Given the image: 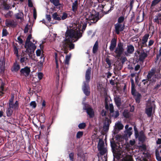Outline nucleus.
Listing matches in <instances>:
<instances>
[{
  "label": "nucleus",
  "instance_id": "6ab92c4d",
  "mask_svg": "<svg viewBox=\"0 0 161 161\" xmlns=\"http://www.w3.org/2000/svg\"><path fill=\"white\" fill-rule=\"evenodd\" d=\"M30 72V69L28 67H26L21 69V74H22L26 76L29 75Z\"/></svg>",
  "mask_w": 161,
  "mask_h": 161
},
{
  "label": "nucleus",
  "instance_id": "5fc2aeb1",
  "mask_svg": "<svg viewBox=\"0 0 161 161\" xmlns=\"http://www.w3.org/2000/svg\"><path fill=\"white\" fill-rule=\"evenodd\" d=\"M125 132L127 135H128L129 136H130L132 134V133L131 131L127 130H125Z\"/></svg>",
  "mask_w": 161,
  "mask_h": 161
},
{
  "label": "nucleus",
  "instance_id": "6e6d98bb",
  "mask_svg": "<svg viewBox=\"0 0 161 161\" xmlns=\"http://www.w3.org/2000/svg\"><path fill=\"white\" fill-rule=\"evenodd\" d=\"M41 53V50L40 49H37L36 51V55L37 56H40Z\"/></svg>",
  "mask_w": 161,
  "mask_h": 161
},
{
  "label": "nucleus",
  "instance_id": "69168bd1",
  "mask_svg": "<svg viewBox=\"0 0 161 161\" xmlns=\"http://www.w3.org/2000/svg\"><path fill=\"white\" fill-rule=\"evenodd\" d=\"M137 161H146V160L143 158H140V157H139L137 158L136 159Z\"/></svg>",
  "mask_w": 161,
  "mask_h": 161
},
{
  "label": "nucleus",
  "instance_id": "39448f33",
  "mask_svg": "<svg viewBox=\"0 0 161 161\" xmlns=\"http://www.w3.org/2000/svg\"><path fill=\"white\" fill-rule=\"evenodd\" d=\"M71 57V54L66 55L64 61V67L62 69V73L64 76H66L67 74V69L69 68V61Z\"/></svg>",
  "mask_w": 161,
  "mask_h": 161
},
{
  "label": "nucleus",
  "instance_id": "f3484780",
  "mask_svg": "<svg viewBox=\"0 0 161 161\" xmlns=\"http://www.w3.org/2000/svg\"><path fill=\"white\" fill-rule=\"evenodd\" d=\"M105 110L104 109L102 111L101 114L103 116H105L107 115V114L108 113V109L109 108L108 104L107 102V98L105 97Z\"/></svg>",
  "mask_w": 161,
  "mask_h": 161
},
{
  "label": "nucleus",
  "instance_id": "864d4df0",
  "mask_svg": "<svg viewBox=\"0 0 161 161\" xmlns=\"http://www.w3.org/2000/svg\"><path fill=\"white\" fill-rule=\"evenodd\" d=\"M74 153H70L69 154V158L71 161H73L74 159Z\"/></svg>",
  "mask_w": 161,
  "mask_h": 161
},
{
  "label": "nucleus",
  "instance_id": "052dcab7",
  "mask_svg": "<svg viewBox=\"0 0 161 161\" xmlns=\"http://www.w3.org/2000/svg\"><path fill=\"white\" fill-rule=\"evenodd\" d=\"M135 143V141L134 140H131L130 141V144L131 146H133Z\"/></svg>",
  "mask_w": 161,
  "mask_h": 161
},
{
  "label": "nucleus",
  "instance_id": "2f4dec72",
  "mask_svg": "<svg viewBox=\"0 0 161 161\" xmlns=\"http://www.w3.org/2000/svg\"><path fill=\"white\" fill-rule=\"evenodd\" d=\"M40 58L41 60L37 64L38 66L41 67L43 65L45 58L42 56Z\"/></svg>",
  "mask_w": 161,
  "mask_h": 161
},
{
  "label": "nucleus",
  "instance_id": "f03ea898",
  "mask_svg": "<svg viewBox=\"0 0 161 161\" xmlns=\"http://www.w3.org/2000/svg\"><path fill=\"white\" fill-rule=\"evenodd\" d=\"M92 69L89 68L86 70V73L85 79L86 81L83 82V85L82 86V90L87 96H89L90 93V88L88 86V83L89 82L91 76Z\"/></svg>",
  "mask_w": 161,
  "mask_h": 161
},
{
  "label": "nucleus",
  "instance_id": "49530a36",
  "mask_svg": "<svg viewBox=\"0 0 161 161\" xmlns=\"http://www.w3.org/2000/svg\"><path fill=\"white\" fill-rule=\"evenodd\" d=\"M154 41L153 40H149L148 42V45H147V47H149L150 46H152L154 43Z\"/></svg>",
  "mask_w": 161,
  "mask_h": 161
},
{
  "label": "nucleus",
  "instance_id": "393cba45",
  "mask_svg": "<svg viewBox=\"0 0 161 161\" xmlns=\"http://www.w3.org/2000/svg\"><path fill=\"white\" fill-rule=\"evenodd\" d=\"M3 5L5 9L8 10L11 8V5L10 4H8L6 2H3Z\"/></svg>",
  "mask_w": 161,
  "mask_h": 161
},
{
  "label": "nucleus",
  "instance_id": "f257e3e1",
  "mask_svg": "<svg viewBox=\"0 0 161 161\" xmlns=\"http://www.w3.org/2000/svg\"><path fill=\"white\" fill-rule=\"evenodd\" d=\"M66 38L63 42L62 47L65 49L69 48L70 50L74 48V44L73 42L76 41L82 36V34L79 29H70L68 30L65 33Z\"/></svg>",
  "mask_w": 161,
  "mask_h": 161
},
{
  "label": "nucleus",
  "instance_id": "0eeeda50",
  "mask_svg": "<svg viewBox=\"0 0 161 161\" xmlns=\"http://www.w3.org/2000/svg\"><path fill=\"white\" fill-rule=\"evenodd\" d=\"M155 71L154 69H152L148 73L147 76V79L149 81H151L152 82L155 81L156 75H154Z\"/></svg>",
  "mask_w": 161,
  "mask_h": 161
},
{
  "label": "nucleus",
  "instance_id": "13d9d810",
  "mask_svg": "<svg viewBox=\"0 0 161 161\" xmlns=\"http://www.w3.org/2000/svg\"><path fill=\"white\" fill-rule=\"evenodd\" d=\"M67 17V14L66 13H63L62 17L61 18L63 20L64 19H66Z\"/></svg>",
  "mask_w": 161,
  "mask_h": 161
},
{
  "label": "nucleus",
  "instance_id": "58836bf2",
  "mask_svg": "<svg viewBox=\"0 0 161 161\" xmlns=\"http://www.w3.org/2000/svg\"><path fill=\"white\" fill-rule=\"evenodd\" d=\"M51 2L56 6H58L60 4L59 0H51Z\"/></svg>",
  "mask_w": 161,
  "mask_h": 161
},
{
  "label": "nucleus",
  "instance_id": "f8f14e48",
  "mask_svg": "<svg viewBox=\"0 0 161 161\" xmlns=\"http://www.w3.org/2000/svg\"><path fill=\"white\" fill-rule=\"evenodd\" d=\"M54 58L55 60L56 68L57 70L56 71V72L58 73H59V65L61 66L62 64V62L60 60V59H59L58 57L57 54L56 53H54Z\"/></svg>",
  "mask_w": 161,
  "mask_h": 161
},
{
  "label": "nucleus",
  "instance_id": "4be33fe9",
  "mask_svg": "<svg viewBox=\"0 0 161 161\" xmlns=\"http://www.w3.org/2000/svg\"><path fill=\"white\" fill-rule=\"evenodd\" d=\"M110 123V122L109 119L106 118L104 125L103 126V129L105 131H107L108 130L109 125Z\"/></svg>",
  "mask_w": 161,
  "mask_h": 161
},
{
  "label": "nucleus",
  "instance_id": "423d86ee",
  "mask_svg": "<svg viewBox=\"0 0 161 161\" xmlns=\"http://www.w3.org/2000/svg\"><path fill=\"white\" fill-rule=\"evenodd\" d=\"M155 106L153 103L148 102L146 108V113L148 116L150 117L153 110L155 109Z\"/></svg>",
  "mask_w": 161,
  "mask_h": 161
},
{
  "label": "nucleus",
  "instance_id": "bb28decb",
  "mask_svg": "<svg viewBox=\"0 0 161 161\" xmlns=\"http://www.w3.org/2000/svg\"><path fill=\"white\" fill-rule=\"evenodd\" d=\"M85 154L86 153H84L82 151H80L78 153L77 155L79 158L80 157L83 160H84L86 157Z\"/></svg>",
  "mask_w": 161,
  "mask_h": 161
},
{
  "label": "nucleus",
  "instance_id": "7c9ffc66",
  "mask_svg": "<svg viewBox=\"0 0 161 161\" xmlns=\"http://www.w3.org/2000/svg\"><path fill=\"white\" fill-rule=\"evenodd\" d=\"M13 112V109L9 107L6 111L7 116L8 117H10L11 116Z\"/></svg>",
  "mask_w": 161,
  "mask_h": 161
},
{
  "label": "nucleus",
  "instance_id": "37998d69",
  "mask_svg": "<svg viewBox=\"0 0 161 161\" xmlns=\"http://www.w3.org/2000/svg\"><path fill=\"white\" fill-rule=\"evenodd\" d=\"M131 93L134 96H136V93H138L136 92L135 91V90L134 88V86H131Z\"/></svg>",
  "mask_w": 161,
  "mask_h": 161
},
{
  "label": "nucleus",
  "instance_id": "4d7b16f0",
  "mask_svg": "<svg viewBox=\"0 0 161 161\" xmlns=\"http://www.w3.org/2000/svg\"><path fill=\"white\" fill-rule=\"evenodd\" d=\"M158 16H155L154 17V20L155 22L157 23H159V19H158Z\"/></svg>",
  "mask_w": 161,
  "mask_h": 161
},
{
  "label": "nucleus",
  "instance_id": "09e8293b",
  "mask_svg": "<svg viewBox=\"0 0 161 161\" xmlns=\"http://www.w3.org/2000/svg\"><path fill=\"white\" fill-rule=\"evenodd\" d=\"M28 5L30 7H33V4L32 0H28Z\"/></svg>",
  "mask_w": 161,
  "mask_h": 161
},
{
  "label": "nucleus",
  "instance_id": "f704fd0d",
  "mask_svg": "<svg viewBox=\"0 0 161 161\" xmlns=\"http://www.w3.org/2000/svg\"><path fill=\"white\" fill-rule=\"evenodd\" d=\"M135 100L136 102L138 103L140 102V98L141 97V95L140 93H136V95L135 96Z\"/></svg>",
  "mask_w": 161,
  "mask_h": 161
},
{
  "label": "nucleus",
  "instance_id": "b1692460",
  "mask_svg": "<svg viewBox=\"0 0 161 161\" xmlns=\"http://www.w3.org/2000/svg\"><path fill=\"white\" fill-rule=\"evenodd\" d=\"M78 7V3L77 0H76L73 3L72 5V10L74 12L77 11Z\"/></svg>",
  "mask_w": 161,
  "mask_h": 161
},
{
  "label": "nucleus",
  "instance_id": "3c124183",
  "mask_svg": "<svg viewBox=\"0 0 161 161\" xmlns=\"http://www.w3.org/2000/svg\"><path fill=\"white\" fill-rule=\"evenodd\" d=\"M8 34V32L6 29H3L2 31L3 36H6Z\"/></svg>",
  "mask_w": 161,
  "mask_h": 161
},
{
  "label": "nucleus",
  "instance_id": "e433bc0d",
  "mask_svg": "<svg viewBox=\"0 0 161 161\" xmlns=\"http://www.w3.org/2000/svg\"><path fill=\"white\" fill-rule=\"evenodd\" d=\"M122 161H133V160L131 157L127 156L124 158Z\"/></svg>",
  "mask_w": 161,
  "mask_h": 161
},
{
  "label": "nucleus",
  "instance_id": "680f3d73",
  "mask_svg": "<svg viewBox=\"0 0 161 161\" xmlns=\"http://www.w3.org/2000/svg\"><path fill=\"white\" fill-rule=\"evenodd\" d=\"M15 18L17 19H20V14L19 13H18L15 15Z\"/></svg>",
  "mask_w": 161,
  "mask_h": 161
},
{
  "label": "nucleus",
  "instance_id": "412c9836",
  "mask_svg": "<svg viewBox=\"0 0 161 161\" xmlns=\"http://www.w3.org/2000/svg\"><path fill=\"white\" fill-rule=\"evenodd\" d=\"M18 60L19 61L18 59L14 64L13 67L12 69V71L13 72L17 71L19 69V62H18Z\"/></svg>",
  "mask_w": 161,
  "mask_h": 161
},
{
  "label": "nucleus",
  "instance_id": "c85d7f7f",
  "mask_svg": "<svg viewBox=\"0 0 161 161\" xmlns=\"http://www.w3.org/2000/svg\"><path fill=\"white\" fill-rule=\"evenodd\" d=\"M39 119L41 123H44L45 121V116L43 114H41L39 117Z\"/></svg>",
  "mask_w": 161,
  "mask_h": 161
},
{
  "label": "nucleus",
  "instance_id": "774afa93",
  "mask_svg": "<svg viewBox=\"0 0 161 161\" xmlns=\"http://www.w3.org/2000/svg\"><path fill=\"white\" fill-rule=\"evenodd\" d=\"M159 53V54L157 55V58H158L161 55V47L160 48Z\"/></svg>",
  "mask_w": 161,
  "mask_h": 161
},
{
  "label": "nucleus",
  "instance_id": "9d476101",
  "mask_svg": "<svg viewBox=\"0 0 161 161\" xmlns=\"http://www.w3.org/2000/svg\"><path fill=\"white\" fill-rule=\"evenodd\" d=\"M84 106L83 109L86 111L87 114L90 118H93L94 116V112L93 110L90 107H86L85 104L83 103Z\"/></svg>",
  "mask_w": 161,
  "mask_h": 161
},
{
  "label": "nucleus",
  "instance_id": "c9c22d12",
  "mask_svg": "<svg viewBox=\"0 0 161 161\" xmlns=\"http://www.w3.org/2000/svg\"><path fill=\"white\" fill-rule=\"evenodd\" d=\"M115 102L117 106H119L120 105V100L119 97H116L114 98Z\"/></svg>",
  "mask_w": 161,
  "mask_h": 161
},
{
  "label": "nucleus",
  "instance_id": "5701e85b",
  "mask_svg": "<svg viewBox=\"0 0 161 161\" xmlns=\"http://www.w3.org/2000/svg\"><path fill=\"white\" fill-rule=\"evenodd\" d=\"M124 127V125L121 124L120 122L118 121L115 124V128L119 130H121Z\"/></svg>",
  "mask_w": 161,
  "mask_h": 161
},
{
  "label": "nucleus",
  "instance_id": "c03bdc74",
  "mask_svg": "<svg viewBox=\"0 0 161 161\" xmlns=\"http://www.w3.org/2000/svg\"><path fill=\"white\" fill-rule=\"evenodd\" d=\"M160 2L159 0H154L152 1L151 5L152 6H154Z\"/></svg>",
  "mask_w": 161,
  "mask_h": 161
},
{
  "label": "nucleus",
  "instance_id": "a211bd4d",
  "mask_svg": "<svg viewBox=\"0 0 161 161\" xmlns=\"http://www.w3.org/2000/svg\"><path fill=\"white\" fill-rule=\"evenodd\" d=\"M116 45V40L115 38H113L111 41V43L109 46V49L111 52H113L114 49Z\"/></svg>",
  "mask_w": 161,
  "mask_h": 161
},
{
  "label": "nucleus",
  "instance_id": "79ce46f5",
  "mask_svg": "<svg viewBox=\"0 0 161 161\" xmlns=\"http://www.w3.org/2000/svg\"><path fill=\"white\" fill-rule=\"evenodd\" d=\"M83 135L82 131H79L77 133L76 137L77 138H80Z\"/></svg>",
  "mask_w": 161,
  "mask_h": 161
},
{
  "label": "nucleus",
  "instance_id": "dca6fc26",
  "mask_svg": "<svg viewBox=\"0 0 161 161\" xmlns=\"http://www.w3.org/2000/svg\"><path fill=\"white\" fill-rule=\"evenodd\" d=\"M149 35L148 34H145L142 37V46L145 47H147V42Z\"/></svg>",
  "mask_w": 161,
  "mask_h": 161
},
{
  "label": "nucleus",
  "instance_id": "4c0bfd02",
  "mask_svg": "<svg viewBox=\"0 0 161 161\" xmlns=\"http://www.w3.org/2000/svg\"><path fill=\"white\" fill-rule=\"evenodd\" d=\"M30 106L32 108H35L36 106V103L35 101H33L30 103Z\"/></svg>",
  "mask_w": 161,
  "mask_h": 161
},
{
  "label": "nucleus",
  "instance_id": "e2e57ef3",
  "mask_svg": "<svg viewBox=\"0 0 161 161\" xmlns=\"http://www.w3.org/2000/svg\"><path fill=\"white\" fill-rule=\"evenodd\" d=\"M46 18L49 22H50V21L51 19V16L50 15H47V14L46 15Z\"/></svg>",
  "mask_w": 161,
  "mask_h": 161
},
{
  "label": "nucleus",
  "instance_id": "2eb2a0df",
  "mask_svg": "<svg viewBox=\"0 0 161 161\" xmlns=\"http://www.w3.org/2000/svg\"><path fill=\"white\" fill-rule=\"evenodd\" d=\"M124 25L117 23L115 25V32L117 34L119 33L120 31H122L124 28Z\"/></svg>",
  "mask_w": 161,
  "mask_h": 161
},
{
  "label": "nucleus",
  "instance_id": "de8ad7c7",
  "mask_svg": "<svg viewBox=\"0 0 161 161\" xmlns=\"http://www.w3.org/2000/svg\"><path fill=\"white\" fill-rule=\"evenodd\" d=\"M33 15L34 19H36V18L37 14L36 10L34 7H33Z\"/></svg>",
  "mask_w": 161,
  "mask_h": 161
},
{
  "label": "nucleus",
  "instance_id": "bf43d9fd",
  "mask_svg": "<svg viewBox=\"0 0 161 161\" xmlns=\"http://www.w3.org/2000/svg\"><path fill=\"white\" fill-rule=\"evenodd\" d=\"M106 61L109 66L110 67L111 65V63L110 60L108 58H107L106 59Z\"/></svg>",
  "mask_w": 161,
  "mask_h": 161
},
{
  "label": "nucleus",
  "instance_id": "a878e982",
  "mask_svg": "<svg viewBox=\"0 0 161 161\" xmlns=\"http://www.w3.org/2000/svg\"><path fill=\"white\" fill-rule=\"evenodd\" d=\"M32 30V27L31 25H29L28 24L26 25L25 26L24 30V32L25 33H27L29 31L30 33L31 32V31Z\"/></svg>",
  "mask_w": 161,
  "mask_h": 161
},
{
  "label": "nucleus",
  "instance_id": "a18cd8bd",
  "mask_svg": "<svg viewBox=\"0 0 161 161\" xmlns=\"http://www.w3.org/2000/svg\"><path fill=\"white\" fill-rule=\"evenodd\" d=\"M37 76L39 80H41L43 77V74L41 72H38L37 73Z\"/></svg>",
  "mask_w": 161,
  "mask_h": 161
},
{
  "label": "nucleus",
  "instance_id": "8fccbe9b",
  "mask_svg": "<svg viewBox=\"0 0 161 161\" xmlns=\"http://www.w3.org/2000/svg\"><path fill=\"white\" fill-rule=\"evenodd\" d=\"M156 158L158 161H161V156H159V153H156Z\"/></svg>",
  "mask_w": 161,
  "mask_h": 161
},
{
  "label": "nucleus",
  "instance_id": "338daca9",
  "mask_svg": "<svg viewBox=\"0 0 161 161\" xmlns=\"http://www.w3.org/2000/svg\"><path fill=\"white\" fill-rule=\"evenodd\" d=\"M27 59V58L23 57L22 58H21V62H23L25 61Z\"/></svg>",
  "mask_w": 161,
  "mask_h": 161
},
{
  "label": "nucleus",
  "instance_id": "ea45409f",
  "mask_svg": "<svg viewBox=\"0 0 161 161\" xmlns=\"http://www.w3.org/2000/svg\"><path fill=\"white\" fill-rule=\"evenodd\" d=\"M86 126V123H80L78 125V127L80 129H84Z\"/></svg>",
  "mask_w": 161,
  "mask_h": 161
},
{
  "label": "nucleus",
  "instance_id": "a19ab883",
  "mask_svg": "<svg viewBox=\"0 0 161 161\" xmlns=\"http://www.w3.org/2000/svg\"><path fill=\"white\" fill-rule=\"evenodd\" d=\"M13 14V13L11 11H9L5 15V16L6 18L11 17Z\"/></svg>",
  "mask_w": 161,
  "mask_h": 161
},
{
  "label": "nucleus",
  "instance_id": "1a4fd4ad",
  "mask_svg": "<svg viewBox=\"0 0 161 161\" xmlns=\"http://www.w3.org/2000/svg\"><path fill=\"white\" fill-rule=\"evenodd\" d=\"M14 98V96H13L11 97V98L9 101V107L13 109H17L18 108V102L17 101H16L14 104L13 101Z\"/></svg>",
  "mask_w": 161,
  "mask_h": 161
},
{
  "label": "nucleus",
  "instance_id": "7ed1b4c3",
  "mask_svg": "<svg viewBox=\"0 0 161 161\" xmlns=\"http://www.w3.org/2000/svg\"><path fill=\"white\" fill-rule=\"evenodd\" d=\"M31 35L30 34L28 36L25 42V47L26 48V52L28 53V55L30 56V54H32L34 53L35 50L36 48V46L35 44L36 42V41L33 40V42L32 41H30V40L31 38Z\"/></svg>",
  "mask_w": 161,
  "mask_h": 161
},
{
  "label": "nucleus",
  "instance_id": "20e7f679",
  "mask_svg": "<svg viewBox=\"0 0 161 161\" xmlns=\"http://www.w3.org/2000/svg\"><path fill=\"white\" fill-rule=\"evenodd\" d=\"M124 51L123 43L119 42L117 44L114 51L115 55L114 56L116 58H119Z\"/></svg>",
  "mask_w": 161,
  "mask_h": 161
},
{
  "label": "nucleus",
  "instance_id": "603ef678",
  "mask_svg": "<svg viewBox=\"0 0 161 161\" xmlns=\"http://www.w3.org/2000/svg\"><path fill=\"white\" fill-rule=\"evenodd\" d=\"M124 19V18L123 16L120 17L118 19V22L119 23H121L123 22Z\"/></svg>",
  "mask_w": 161,
  "mask_h": 161
},
{
  "label": "nucleus",
  "instance_id": "4468645a",
  "mask_svg": "<svg viewBox=\"0 0 161 161\" xmlns=\"http://www.w3.org/2000/svg\"><path fill=\"white\" fill-rule=\"evenodd\" d=\"M134 51V47L132 45H128L126 48V51L125 53V55L127 56L132 54Z\"/></svg>",
  "mask_w": 161,
  "mask_h": 161
},
{
  "label": "nucleus",
  "instance_id": "473e14b6",
  "mask_svg": "<svg viewBox=\"0 0 161 161\" xmlns=\"http://www.w3.org/2000/svg\"><path fill=\"white\" fill-rule=\"evenodd\" d=\"M123 115L126 118H129L130 116L129 111L126 110H124L123 113Z\"/></svg>",
  "mask_w": 161,
  "mask_h": 161
},
{
  "label": "nucleus",
  "instance_id": "aec40b11",
  "mask_svg": "<svg viewBox=\"0 0 161 161\" xmlns=\"http://www.w3.org/2000/svg\"><path fill=\"white\" fill-rule=\"evenodd\" d=\"M6 25L8 27H14L16 26V24L14 20H6L5 21Z\"/></svg>",
  "mask_w": 161,
  "mask_h": 161
},
{
  "label": "nucleus",
  "instance_id": "72a5a7b5",
  "mask_svg": "<svg viewBox=\"0 0 161 161\" xmlns=\"http://www.w3.org/2000/svg\"><path fill=\"white\" fill-rule=\"evenodd\" d=\"M52 17L54 19L57 20H59L61 19L60 17H59L58 14L56 13H54L53 14Z\"/></svg>",
  "mask_w": 161,
  "mask_h": 161
},
{
  "label": "nucleus",
  "instance_id": "ddd939ff",
  "mask_svg": "<svg viewBox=\"0 0 161 161\" xmlns=\"http://www.w3.org/2000/svg\"><path fill=\"white\" fill-rule=\"evenodd\" d=\"M137 53L139 55H137L136 53L135 56H136L140 61H142L147 56V53L143 51H137Z\"/></svg>",
  "mask_w": 161,
  "mask_h": 161
},
{
  "label": "nucleus",
  "instance_id": "6e6552de",
  "mask_svg": "<svg viewBox=\"0 0 161 161\" xmlns=\"http://www.w3.org/2000/svg\"><path fill=\"white\" fill-rule=\"evenodd\" d=\"M109 111H110V117H113L116 118L118 117L119 115L118 111H114V107L113 105L111 104H110L109 105Z\"/></svg>",
  "mask_w": 161,
  "mask_h": 161
},
{
  "label": "nucleus",
  "instance_id": "0e129e2a",
  "mask_svg": "<svg viewBox=\"0 0 161 161\" xmlns=\"http://www.w3.org/2000/svg\"><path fill=\"white\" fill-rule=\"evenodd\" d=\"M0 68L1 71L3 72L4 70V66L3 65V63H2V65L0 64Z\"/></svg>",
  "mask_w": 161,
  "mask_h": 161
},
{
  "label": "nucleus",
  "instance_id": "cd10ccee",
  "mask_svg": "<svg viewBox=\"0 0 161 161\" xmlns=\"http://www.w3.org/2000/svg\"><path fill=\"white\" fill-rule=\"evenodd\" d=\"M98 42L97 41L94 46H93V53H96L97 49H98Z\"/></svg>",
  "mask_w": 161,
  "mask_h": 161
},
{
  "label": "nucleus",
  "instance_id": "c756f323",
  "mask_svg": "<svg viewBox=\"0 0 161 161\" xmlns=\"http://www.w3.org/2000/svg\"><path fill=\"white\" fill-rule=\"evenodd\" d=\"M19 47H17L15 46H14V53L15 54L17 57L18 60H19V55H18V49Z\"/></svg>",
  "mask_w": 161,
  "mask_h": 161
},
{
  "label": "nucleus",
  "instance_id": "9b49d317",
  "mask_svg": "<svg viewBox=\"0 0 161 161\" xmlns=\"http://www.w3.org/2000/svg\"><path fill=\"white\" fill-rule=\"evenodd\" d=\"M86 20H92V23L97 22L98 20L97 16L94 15L91 13L88 14L86 16Z\"/></svg>",
  "mask_w": 161,
  "mask_h": 161
}]
</instances>
